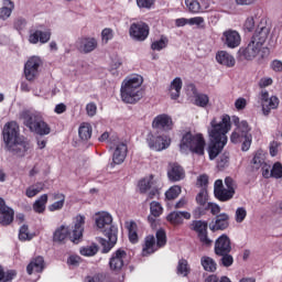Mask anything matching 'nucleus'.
<instances>
[{
	"instance_id": "12",
	"label": "nucleus",
	"mask_w": 282,
	"mask_h": 282,
	"mask_svg": "<svg viewBox=\"0 0 282 282\" xmlns=\"http://www.w3.org/2000/svg\"><path fill=\"white\" fill-rule=\"evenodd\" d=\"M43 62L37 56H33L29 58V61L24 65V76L26 80H34L39 76V68Z\"/></svg>"
},
{
	"instance_id": "21",
	"label": "nucleus",
	"mask_w": 282,
	"mask_h": 282,
	"mask_svg": "<svg viewBox=\"0 0 282 282\" xmlns=\"http://www.w3.org/2000/svg\"><path fill=\"white\" fill-rule=\"evenodd\" d=\"M167 176L171 182H181V180L186 177V173L184 172V167H182L180 164L170 163Z\"/></svg>"
},
{
	"instance_id": "55",
	"label": "nucleus",
	"mask_w": 282,
	"mask_h": 282,
	"mask_svg": "<svg viewBox=\"0 0 282 282\" xmlns=\"http://www.w3.org/2000/svg\"><path fill=\"white\" fill-rule=\"evenodd\" d=\"M204 210H210L212 215H219L221 208L215 203H207Z\"/></svg>"
},
{
	"instance_id": "29",
	"label": "nucleus",
	"mask_w": 282,
	"mask_h": 282,
	"mask_svg": "<svg viewBox=\"0 0 282 282\" xmlns=\"http://www.w3.org/2000/svg\"><path fill=\"white\" fill-rule=\"evenodd\" d=\"M124 228L128 230V237L131 243H138V224L133 220L124 223Z\"/></svg>"
},
{
	"instance_id": "62",
	"label": "nucleus",
	"mask_w": 282,
	"mask_h": 282,
	"mask_svg": "<svg viewBox=\"0 0 282 282\" xmlns=\"http://www.w3.org/2000/svg\"><path fill=\"white\" fill-rule=\"evenodd\" d=\"M273 80L271 77H262L260 80H259V87L261 89H264V87H270V85H272Z\"/></svg>"
},
{
	"instance_id": "43",
	"label": "nucleus",
	"mask_w": 282,
	"mask_h": 282,
	"mask_svg": "<svg viewBox=\"0 0 282 282\" xmlns=\"http://www.w3.org/2000/svg\"><path fill=\"white\" fill-rule=\"evenodd\" d=\"M208 102H209L208 95L195 94V96H194V105H196V107H207Z\"/></svg>"
},
{
	"instance_id": "27",
	"label": "nucleus",
	"mask_w": 282,
	"mask_h": 282,
	"mask_svg": "<svg viewBox=\"0 0 282 282\" xmlns=\"http://www.w3.org/2000/svg\"><path fill=\"white\" fill-rule=\"evenodd\" d=\"M45 268V260L39 256L33 258L26 267L28 274H34V272H41Z\"/></svg>"
},
{
	"instance_id": "4",
	"label": "nucleus",
	"mask_w": 282,
	"mask_h": 282,
	"mask_svg": "<svg viewBox=\"0 0 282 282\" xmlns=\"http://www.w3.org/2000/svg\"><path fill=\"white\" fill-rule=\"evenodd\" d=\"M144 79L140 75H134L123 80L121 85V100L126 105H135L140 102L144 96L142 83Z\"/></svg>"
},
{
	"instance_id": "3",
	"label": "nucleus",
	"mask_w": 282,
	"mask_h": 282,
	"mask_svg": "<svg viewBox=\"0 0 282 282\" xmlns=\"http://www.w3.org/2000/svg\"><path fill=\"white\" fill-rule=\"evenodd\" d=\"M95 224L100 230V232H105L106 237H108V240L105 238H99L98 241L100 246H102V252L107 253L118 243V229L111 224H113V217L109 215L107 212H101L97 214Z\"/></svg>"
},
{
	"instance_id": "57",
	"label": "nucleus",
	"mask_w": 282,
	"mask_h": 282,
	"mask_svg": "<svg viewBox=\"0 0 282 282\" xmlns=\"http://www.w3.org/2000/svg\"><path fill=\"white\" fill-rule=\"evenodd\" d=\"M221 263L225 268H230V265H232L234 263V259H232V256L228 254V253H225L221 256Z\"/></svg>"
},
{
	"instance_id": "17",
	"label": "nucleus",
	"mask_w": 282,
	"mask_h": 282,
	"mask_svg": "<svg viewBox=\"0 0 282 282\" xmlns=\"http://www.w3.org/2000/svg\"><path fill=\"white\" fill-rule=\"evenodd\" d=\"M221 41L224 45L235 50V47H239V45H241V35L235 30H227L223 33Z\"/></svg>"
},
{
	"instance_id": "47",
	"label": "nucleus",
	"mask_w": 282,
	"mask_h": 282,
	"mask_svg": "<svg viewBox=\"0 0 282 282\" xmlns=\"http://www.w3.org/2000/svg\"><path fill=\"white\" fill-rule=\"evenodd\" d=\"M97 253L98 246L96 245L86 246L80 249V254H83V257H94Z\"/></svg>"
},
{
	"instance_id": "23",
	"label": "nucleus",
	"mask_w": 282,
	"mask_h": 282,
	"mask_svg": "<svg viewBox=\"0 0 282 282\" xmlns=\"http://www.w3.org/2000/svg\"><path fill=\"white\" fill-rule=\"evenodd\" d=\"M52 39V32L51 31H41L36 30L29 36V43H32L33 45H36V43H47Z\"/></svg>"
},
{
	"instance_id": "39",
	"label": "nucleus",
	"mask_w": 282,
	"mask_h": 282,
	"mask_svg": "<svg viewBox=\"0 0 282 282\" xmlns=\"http://www.w3.org/2000/svg\"><path fill=\"white\" fill-rule=\"evenodd\" d=\"M17 278V271L9 270L4 271L3 267L0 265V282H12Z\"/></svg>"
},
{
	"instance_id": "48",
	"label": "nucleus",
	"mask_w": 282,
	"mask_h": 282,
	"mask_svg": "<svg viewBox=\"0 0 282 282\" xmlns=\"http://www.w3.org/2000/svg\"><path fill=\"white\" fill-rule=\"evenodd\" d=\"M163 246H166V231L160 229L156 231V247L163 248Z\"/></svg>"
},
{
	"instance_id": "54",
	"label": "nucleus",
	"mask_w": 282,
	"mask_h": 282,
	"mask_svg": "<svg viewBox=\"0 0 282 282\" xmlns=\"http://www.w3.org/2000/svg\"><path fill=\"white\" fill-rule=\"evenodd\" d=\"M19 239H20V241H28V239H31V238H30V231H29L26 225H23V226L20 228Z\"/></svg>"
},
{
	"instance_id": "60",
	"label": "nucleus",
	"mask_w": 282,
	"mask_h": 282,
	"mask_svg": "<svg viewBox=\"0 0 282 282\" xmlns=\"http://www.w3.org/2000/svg\"><path fill=\"white\" fill-rule=\"evenodd\" d=\"M155 3V0H137V6L139 8H145V9H151V7Z\"/></svg>"
},
{
	"instance_id": "10",
	"label": "nucleus",
	"mask_w": 282,
	"mask_h": 282,
	"mask_svg": "<svg viewBox=\"0 0 282 282\" xmlns=\"http://www.w3.org/2000/svg\"><path fill=\"white\" fill-rule=\"evenodd\" d=\"M260 100L264 116H270V111H272V109L279 108V98L276 96L270 97V93H268V90H261Z\"/></svg>"
},
{
	"instance_id": "34",
	"label": "nucleus",
	"mask_w": 282,
	"mask_h": 282,
	"mask_svg": "<svg viewBox=\"0 0 282 282\" xmlns=\"http://www.w3.org/2000/svg\"><path fill=\"white\" fill-rule=\"evenodd\" d=\"M200 264L204 268L205 272H216L217 271V262L207 256L200 258Z\"/></svg>"
},
{
	"instance_id": "30",
	"label": "nucleus",
	"mask_w": 282,
	"mask_h": 282,
	"mask_svg": "<svg viewBox=\"0 0 282 282\" xmlns=\"http://www.w3.org/2000/svg\"><path fill=\"white\" fill-rule=\"evenodd\" d=\"M13 10L14 2L12 0H3V6L0 8V19H2V21L10 19Z\"/></svg>"
},
{
	"instance_id": "58",
	"label": "nucleus",
	"mask_w": 282,
	"mask_h": 282,
	"mask_svg": "<svg viewBox=\"0 0 282 282\" xmlns=\"http://www.w3.org/2000/svg\"><path fill=\"white\" fill-rule=\"evenodd\" d=\"M86 111H87V116H89L90 118H94V116H96V111H98V107L94 102L87 104Z\"/></svg>"
},
{
	"instance_id": "26",
	"label": "nucleus",
	"mask_w": 282,
	"mask_h": 282,
	"mask_svg": "<svg viewBox=\"0 0 282 282\" xmlns=\"http://www.w3.org/2000/svg\"><path fill=\"white\" fill-rule=\"evenodd\" d=\"M158 245L155 242L154 236H148L144 239V243L142 246V256L149 257V254H153L158 250Z\"/></svg>"
},
{
	"instance_id": "36",
	"label": "nucleus",
	"mask_w": 282,
	"mask_h": 282,
	"mask_svg": "<svg viewBox=\"0 0 282 282\" xmlns=\"http://www.w3.org/2000/svg\"><path fill=\"white\" fill-rule=\"evenodd\" d=\"M45 188V184L39 182V183H35L31 186H29L26 189H25V195L32 199V197H36V195H39V193L43 192V189Z\"/></svg>"
},
{
	"instance_id": "9",
	"label": "nucleus",
	"mask_w": 282,
	"mask_h": 282,
	"mask_svg": "<svg viewBox=\"0 0 282 282\" xmlns=\"http://www.w3.org/2000/svg\"><path fill=\"white\" fill-rule=\"evenodd\" d=\"M189 229L196 232L200 243L210 248L213 246V240L208 238V223L204 220H193L189 225Z\"/></svg>"
},
{
	"instance_id": "20",
	"label": "nucleus",
	"mask_w": 282,
	"mask_h": 282,
	"mask_svg": "<svg viewBox=\"0 0 282 282\" xmlns=\"http://www.w3.org/2000/svg\"><path fill=\"white\" fill-rule=\"evenodd\" d=\"M232 247L230 246V238L227 235L220 236L215 242V254H229Z\"/></svg>"
},
{
	"instance_id": "2",
	"label": "nucleus",
	"mask_w": 282,
	"mask_h": 282,
	"mask_svg": "<svg viewBox=\"0 0 282 282\" xmlns=\"http://www.w3.org/2000/svg\"><path fill=\"white\" fill-rule=\"evenodd\" d=\"M2 135L7 151L19 158H23L30 151V141L19 135V123L10 121L4 124Z\"/></svg>"
},
{
	"instance_id": "51",
	"label": "nucleus",
	"mask_w": 282,
	"mask_h": 282,
	"mask_svg": "<svg viewBox=\"0 0 282 282\" xmlns=\"http://www.w3.org/2000/svg\"><path fill=\"white\" fill-rule=\"evenodd\" d=\"M236 223L237 224H243V220L246 217H248V212L243 207H239L236 209Z\"/></svg>"
},
{
	"instance_id": "1",
	"label": "nucleus",
	"mask_w": 282,
	"mask_h": 282,
	"mask_svg": "<svg viewBox=\"0 0 282 282\" xmlns=\"http://www.w3.org/2000/svg\"><path fill=\"white\" fill-rule=\"evenodd\" d=\"M232 129V123L230 122V116L223 115L219 119L214 118L210 121V128L208 129L209 138L212 140L208 147L209 160H215L226 144H228V131Z\"/></svg>"
},
{
	"instance_id": "50",
	"label": "nucleus",
	"mask_w": 282,
	"mask_h": 282,
	"mask_svg": "<svg viewBox=\"0 0 282 282\" xmlns=\"http://www.w3.org/2000/svg\"><path fill=\"white\" fill-rule=\"evenodd\" d=\"M162 210L163 208H162V205H160V203L152 202L150 204V212L153 217H160V215H162Z\"/></svg>"
},
{
	"instance_id": "42",
	"label": "nucleus",
	"mask_w": 282,
	"mask_h": 282,
	"mask_svg": "<svg viewBox=\"0 0 282 282\" xmlns=\"http://www.w3.org/2000/svg\"><path fill=\"white\" fill-rule=\"evenodd\" d=\"M186 8L193 14H199L202 12V7L199 6V0H185Z\"/></svg>"
},
{
	"instance_id": "56",
	"label": "nucleus",
	"mask_w": 282,
	"mask_h": 282,
	"mask_svg": "<svg viewBox=\"0 0 282 282\" xmlns=\"http://www.w3.org/2000/svg\"><path fill=\"white\" fill-rule=\"evenodd\" d=\"M225 186L227 191H234V195H235V191H237V183L232 177L228 176L225 178Z\"/></svg>"
},
{
	"instance_id": "13",
	"label": "nucleus",
	"mask_w": 282,
	"mask_h": 282,
	"mask_svg": "<svg viewBox=\"0 0 282 282\" xmlns=\"http://www.w3.org/2000/svg\"><path fill=\"white\" fill-rule=\"evenodd\" d=\"M173 118L166 113L156 116L152 121V128L160 131H173Z\"/></svg>"
},
{
	"instance_id": "8",
	"label": "nucleus",
	"mask_w": 282,
	"mask_h": 282,
	"mask_svg": "<svg viewBox=\"0 0 282 282\" xmlns=\"http://www.w3.org/2000/svg\"><path fill=\"white\" fill-rule=\"evenodd\" d=\"M206 148V140L202 134H195L186 132L180 143V149L184 153L187 150L196 155H204V149Z\"/></svg>"
},
{
	"instance_id": "19",
	"label": "nucleus",
	"mask_w": 282,
	"mask_h": 282,
	"mask_svg": "<svg viewBox=\"0 0 282 282\" xmlns=\"http://www.w3.org/2000/svg\"><path fill=\"white\" fill-rule=\"evenodd\" d=\"M129 149L127 148V143L124 142H118L115 145V151L112 154V163L111 166L116 164H122L124 160L127 159V153Z\"/></svg>"
},
{
	"instance_id": "6",
	"label": "nucleus",
	"mask_w": 282,
	"mask_h": 282,
	"mask_svg": "<svg viewBox=\"0 0 282 282\" xmlns=\"http://www.w3.org/2000/svg\"><path fill=\"white\" fill-rule=\"evenodd\" d=\"M268 28L261 26L258 29L251 37L248 46L241 48L240 52L246 61H254L259 56V52L263 47V43L268 40Z\"/></svg>"
},
{
	"instance_id": "64",
	"label": "nucleus",
	"mask_w": 282,
	"mask_h": 282,
	"mask_svg": "<svg viewBox=\"0 0 282 282\" xmlns=\"http://www.w3.org/2000/svg\"><path fill=\"white\" fill-rule=\"evenodd\" d=\"M271 69H273V72L281 73L282 72V62L279 59H274L271 63Z\"/></svg>"
},
{
	"instance_id": "31",
	"label": "nucleus",
	"mask_w": 282,
	"mask_h": 282,
	"mask_svg": "<svg viewBox=\"0 0 282 282\" xmlns=\"http://www.w3.org/2000/svg\"><path fill=\"white\" fill-rule=\"evenodd\" d=\"M47 194L41 195L34 203H33V210L37 213V215H43L45 213V208L47 206Z\"/></svg>"
},
{
	"instance_id": "46",
	"label": "nucleus",
	"mask_w": 282,
	"mask_h": 282,
	"mask_svg": "<svg viewBox=\"0 0 282 282\" xmlns=\"http://www.w3.org/2000/svg\"><path fill=\"white\" fill-rule=\"evenodd\" d=\"M182 193V187L178 185L172 186L166 193L165 197L166 199H177L180 197V194Z\"/></svg>"
},
{
	"instance_id": "5",
	"label": "nucleus",
	"mask_w": 282,
	"mask_h": 282,
	"mask_svg": "<svg viewBox=\"0 0 282 282\" xmlns=\"http://www.w3.org/2000/svg\"><path fill=\"white\" fill-rule=\"evenodd\" d=\"M20 118L32 133H36L37 135H50L52 133V128L43 120V115L39 111L23 110L20 113Z\"/></svg>"
},
{
	"instance_id": "37",
	"label": "nucleus",
	"mask_w": 282,
	"mask_h": 282,
	"mask_svg": "<svg viewBox=\"0 0 282 282\" xmlns=\"http://www.w3.org/2000/svg\"><path fill=\"white\" fill-rule=\"evenodd\" d=\"M91 124L89 123H82L78 130L80 140L87 141L91 138Z\"/></svg>"
},
{
	"instance_id": "25",
	"label": "nucleus",
	"mask_w": 282,
	"mask_h": 282,
	"mask_svg": "<svg viewBox=\"0 0 282 282\" xmlns=\"http://www.w3.org/2000/svg\"><path fill=\"white\" fill-rule=\"evenodd\" d=\"M216 61L217 63H219V65H224L225 67H235L237 63L235 56L226 51H219L216 54Z\"/></svg>"
},
{
	"instance_id": "15",
	"label": "nucleus",
	"mask_w": 282,
	"mask_h": 282,
	"mask_svg": "<svg viewBox=\"0 0 282 282\" xmlns=\"http://www.w3.org/2000/svg\"><path fill=\"white\" fill-rule=\"evenodd\" d=\"M124 259H127V251L118 249L110 258V270L112 272H121L122 268H124Z\"/></svg>"
},
{
	"instance_id": "33",
	"label": "nucleus",
	"mask_w": 282,
	"mask_h": 282,
	"mask_svg": "<svg viewBox=\"0 0 282 282\" xmlns=\"http://www.w3.org/2000/svg\"><path fill=\"white\" fill-rule=\"evenodd\" d=\"M68 235H69V228L62 225L61 227H58L55 230V232L53 235V241H55L57 243H63V241L67 239Z\"/></svg>"
},
{
	"instance_id": "59",
	"label": "nucleus",
	"mask_w": 282,
	"mask_h": 282,
	"mask_svg": "<svg viewBox=\"0 0 282 282\" xmlns=\"http://www.w3.org/2000/svg\"><path fill=\"white\" fill-rule=\"evenodd\" d=\"M261 170H262V175L263 177H265L267 180L272 177V166H270V164L268 163H264L262 166H261Z\"/></svg>"
},
{
	"instance_id": "45",
	"label": "nucleus",
	"mask_w": 282,
	"mask_h": 282,
	"mask_svg": "<svg viewBox=\"0 0 282 282\" xmlns=\"http://www.w3.org/2000/svg\"><path fill=\"white\" fill-rule=\"evenodd\" d=\"M151 186H153V176H150L148 178H142L139 182L140 193H147V191H150Z\"/></svg>"
},
{
	"instance_id": "61",
	"label": "nucleus",
	"mask_w": 282,
	"mask_h": 282,
	"mask_svg": "<svg viewBox=\"0 0 282 282\" xmlns=\"http://www.w3.org/2000/svg\"><path fill=\"white\" fill-rule=\"evenodd\" d=\"M248 105V101L246 100V98H238L235 102V107L238 111L243 110V108Z\"/></svg>"
},
{
	"instance_id": "44",
	"label": "nucleus",
	"mask_w": 282,
	"mask_h": 282,
	"mask_svg": "<svg viewBox=\"0 0 282 282\" xmlns=\"http://www.w3.org/2000/svg\"><path fill=\"white\" fill-rule=\"evenodd\" d=\"M191 272V268L188 267V261L182 259L178 261L177 265V274H182V276H188Z\"/></svg>"
},
{
	"instance_id": "18",
	"label": "nucleus",
	"mask_w": 282,
	"mask_h": 282,
	"mask_svg": "<svg viewBox=\"0 0 282 282\" xmlns=\"http://www.w3.org/2000/svg\"><path fill=\"white\" fill-rule=\"evenodd\" d=\"M14 221V209L6 205V200L0 198V225L10 226Z\"/></svg>"
},
{
	"instance_id": "22",
	"label": "nucleus",
	"mask_w": 282,
	"mask_h": 282,
	"mask_svg": "<svg viewBox=\"0 0 282 282\" xmlns=\"http://www.w3.org/2000/svg\"><path fill=\"white\" fill-rule=\"evenodd\" d=\"M166 219L172 226H182V224H184V219H191V213L172 212L166 216Z\"/></svg>"
},
{
	"instance_id": "7",
	"label": "nucleus",
	"mask_w": 282,
	"mask_h": 282,
	"mask_svg": "<svg viewBox=\"0 0 282 282\" xmlns=\"http://www.w3.org/2000/svg\"><path fill=\"white\" fill-rule=\"evenodd\" d=\"M236 129L232 131L230 141L232 144H239L242 142V151H248L250 144H252V134L250 133L251 128L248 121L239 122V117L232 118Z\"/></svg>"
},
{
	"instance_id": "63",
	"label": "nucleus",
	"mask_w": 282,
	"mask_h": 282,
	"mask_svg": "<svg viewBox=\"0 0 282 282\" xmlns=\"http://www.w3.org/2000/svg\"><path fill=\"white\" fill-rule=\"evenodd\" d=\"M197 185L202 186V188H206L208 186V175L203 174L197 178Z\"/></svg>"
},
{
	"instance_id": "41",
	"label": "nucleus",
	"mask_w": 282,
	"mask_h": 282,
	"mask_svg": "<svg viewBox=\"0 0 282 282\" xmlns=\"http://www.w3.org/2000/svg\"><path fill=\"white\" fill-rule=\"evenodd\" d=\"M196 202L203 208L208 206V191L206 188H202L200 192L196 196Z\"/></svg>"
},
{
	"instance_id": "38",
	"label": "nucleus",
	"mask_w": 282,
	"mask_h": 282,
	"mask_svg": "<svg viewBox=\"0 0 282 282\" xmlns=\"http://www.w3.org/2000/svg\"><path fill=\"white\" fill-rule=\"evenodd\" d=\"M215 197L219 199V202H230L232 197H235V191H230L226 187H223L221 191H219Z\"/></svg>"
},
{
	"instance_id": "35",
	"label": "nucleus",
	"mask_w": 282,
	"mask_h": 282,
	"mask_svg": "<svg viewBox=\"0 0 282 282\" xmlns=\"http://www.w3.org/2000/svg\"><path fill=\"white\" fill-rule=\"evenodd\" d=\"M150 149H155L156 151H162L171 145V138L169 137H158L155 143H149Z\"/></svg>"
},
{
	"instance_id": "40",
	"label": "nucleus",
	"mask_w": 282,
	"mask_h": 282,
	"mask_svg": "<svg viewBox=\"0 0 282 282\" xmlns=\"http://www.w3.org/2000/svg\"><path fill=\"white\" fill-rule=\"evenodd\" d=\"M166 45H169V37L162 35L160 40L151 44V50L154 52H161V50H164Z\"/></svg>"
},
{
	"instance_id": "32",
	"label": "nucleus",
	"mask_w": 282,
	"mask_h": 282,
	"mask_svg": "<svg viewBox=\"0 0 282 282\" xmlns=\"http://www.w3.org/2000/svg\"><path fill=\"white\" fill-rule=\"evenodd\" d=\"M182 91V78L176 77L173 79L170 86V96L172 100H177L180 98V93Z\"/></svg>"
},
{
	"instance_id": "53",
	"label": "nucleus",
	"mask_w": 282,
	"mask_h": 282,
	"mask_svg": "<svg viewBox=\"0 0 282 282\" xmlns=\"http://www.w3.org/2000/svg\"><path fill=\"white\" fill-rule=\"evenodd\" d=\"M113 39V30L106 28L101 31V41L104 43H109Z\"/></svg>"
},
{
	"instance_id": "52",
	"label": "nucleus",
	"mask_w": 282,
	"mask_h": 282,
	"mask_svg": "<svg viewBox=\"0 0 282 282\" xmlns=\"http://www.w3.org/2000/svg\"><path fill=\"white\" fill-rule=\"evenodd\" d=\"M271 177H275V180H281L282 177V165L281 163H274L271 169Z\"/></svg>"
},
{
	"instance_id": "28",
	"label": "nucleus",
	"mask_w": 282,
	"mask_h": 282,
	"mask_svg": "<svg viewBox=\"0 0 282 282\" xmlns=\"http://www.w3.org/2000/svg\"><path fill=\"white\" fill-rule=\"evenodd\" d=\"M53 200L55 203L51 204L48 206L50 213H56V210H63V206H65V196L61 193H54L52 195Z\"/></svg>"
},
{
	"instance_id": "14",
	"label": "nucleus",
	"mask_w": 282,
	"mask_h": 282,
	"mask_svg": "<svg viewBox=\"0 0 282 282\" xmlns=\"http://www.w3.org/2000/svg\"><path fill=\"white\" fill-rule=\"evenodd\" d=\"M83 232H85V216L78 215L74 220V228L70 235L73 243H80L83 241Z\"/></svg>"
},
{
	"instance_id": "24",
	"label": "nucleus",
	"mask_w": 282,
	"mask_h": 282,
	"mask_svg": "<svg viewBox=\"0 0 282 282\" xmlns=\"http://www.w3.org/2000/svg\"><path fill=\"white\" fill-rule=\"evenodd\" d=\"M230 216L228 214H220L216 217V220L213 225H210V230L213 232H217V230H226L228 226H230L229 223Z\"/></svg>"
},
{
	"instance_id": "49",
	"label": "nucleus",
	"mask_w": 282,
	"mask_h": 282,
	"mask_svg": "<svg viewBox=\"0 0 282 282\" xmlns=\"http://www.w3.org/2000/svg\"><path fill=\"white\" fill-rule=\"evenodd\" d=\"M265 161L261 154H256L251 161L252 169L259 171L264 165Z\"/></svg>"
},
{
	"instance_id": "16",
	"label": "nucleus",
	"mask_w": 282,
	"mask_h": 282,
	"mask_svg": "<svg viewBox=\"0 0 282 282\" xmlns=\"http://www.w3.org/2000/svg\"><path fill=\"white\" fill-rule=\"evenodd\" d=\"M76 45L82 54H90V52H94L98 47V40L96 37L84 36L77 41Z\"/></svg>"
},
{
	"instance_id": "11",
	"label": "nucleus",
	"mask_w": 282,
	"mask_h": 282,
	"mask_svg": "<svg viewBox=\"0 0 282 282\" xmlns=\"http://www.w3.org/2000/svg\"><path fill=\"white\" fill-rule=\"evenodd\" d=\"M129 32L134 41H147L149 39L150 28L145 22H134L130 25Z\"/></svg>"
}]
</instances>
